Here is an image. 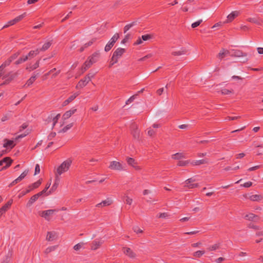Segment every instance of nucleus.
Masks as SVG:
<instances>
[{
  "mask_svg": "<svg viewBox=\"0 0 263 263\" xmlns=\"http://www.w3.org/2000/svg\"><path fill=\"white\" fill-rule=\"evenodd\" d=\"M12 162V159L9 157H6L4 158L3 160L0 161V165H3V164H5L4 168H6L9 167Z\"/></svg>",
  "mask_w": 263,
  "mask_h": 263,
  "instance_id": "2eb2a0df",
  "label": "nucleus"
},
{
  "mask_svg": "<svg viewBox=\"0 0 263 263\" xmlns=\"http://www.w3.org/2000/svg\"><path fill=\"white\" fill-rule=\"evenodd\" d=\"M99 57V53L98 52H95L93 54H92L91 57L89 58V61H86L83 67V69H84V70H86L88 68L90 67V66L93 64V63H96Z\"/></svg>",
  "mask_w": 263,
  "mask_h": 263,
  "instance_id": "7ed1b4c3",
  "label": "nucleus"
},
{
  "mask_svg": "<svg viewBox=\"0 0 263 263\" xmlns=\"http://www.w3.org/2000/svg\"><path fill=\"white\" fill-rule=\"evenodd\" d=\"M51 43L50 42H46L44 45L43 46H42V47L39 50V51H45L46 50H47L49 47L50 46H51Z\"/></svg>",
  "mask_w": 263,
  "mask_h": 263,
  "instance_id": "f704fd0d",
  "label": "nucleus"
},
{
  "mask_svg": "<svg viewBox=\"0 0 263 263\" xmlns=\"http://www.w3.org/2000/svg\"><path fill=\"white\" fill-rule=\"evenodd\" d=\"M137 25V22H133L130 24L126 25L124 28V32L125 33L130 28L132 27L136 26Z\"/></svg>",
  "mask_w": 263,
  "mask_h": 263,
  "instance_id": "72a5a7b5",
  "label": "nucleus"
},
{
  "mask_svg": "<svg viewBox=\"0 0 263 263\" xmlns=\"http://www.w3.org/2000/svg\"><path fill=\"white\" fill-rule=\"evenodd\" d=\"M57 247H58V246H51V247H48L45 250V253L48 254L52 251L55 250L57 249Z\"/></svg>",
  "mask_w": 263,
  "mask_h": 263,
  "instance_id": "79ce46f5",
  "label": "nucleus"
},
{
  "mask_svg": "<svg viewBox=\"0 0 263 263\" xmlns=\"http://www.w3.org/2000/svg\"><path fill=\"white\" fill-rule=\"evenodd\" d=\"M15 145V144L13 140H10L7 139L3 140V147L5 148H12Z\"/></svg>",
  "mask_w": 263,
  "mask_h": 263,
  "instance_id": "9d476101",
  "label": "nucleus"
},
{
  "mask_svg": "<svg viewBox=\"0 0 263 263\" xmlns=\"http://www.w3.org/2000/svg\"><path fill=\"white\" fill-rule=\"evenodd\" d=\"M220 243H215L213 245L210 246L208 248V250L210 251H215L217 249H219L220 248Z\"/></svg>",
  "mask_w": 263,
  "mask_h": 263,
  "instance_id": "473e14b6",
  "label": "nucleus"
},
{
  "mask_svg": "<svg viewBox=\"0 0 263 263\" xmlns=\"http://www.w3.org/2000/svg\"><path fill=\"white\" fill-rule=\"evenodd\" d=\"M125 52V49L122 48H118L114 52L113 54L115 57H117L118 59L121 58L122 55Z\"/></svg>",
  "mask_w": 263,
  "mask_h": 263,
  "instance_id": "dca6fc26",
  "label": "nucleus"
},
{
  "mask_svg": "<svg viewBox=\"0 0 263 263\" xmlns=\"http://www.w3.org/2000/svg\"><path fill=\"white\" fill-rule=\"evenodd\" d=\"M143 41H146L152 39V36L150 34H145L141 36Z\"/></svg>",
  "mask_w": 263,
  "mask_h": 263,
  "instance_id": "603ef678",
  "label": "nucleus"
},
{
  "mask_svg": "<svg viewBox=\"0 0 263 263\" xmlns=\"http://www.w3.org/2000/svg\"><path fill=\"white\" fill-rule=\"evenodd\" d=\"M109 168L112 170L120 171L124 170L125 169V166L118 161H112L110 162Z\"/></svg>",
  "mask_w": 263,
  "mask_h": 263,
  "instance_id": "20e7f679",
  "label": "nucleus"
},
{
  "mask_svg": "<svg viewBox=\"0 0 263 263\" xmlns=\"http://www.w3.org/2000/svg\"><path fill=\"white\" fill-rule=\"evenodd\" d=\"M249 199L253 201H259L263 199V196L261 195H253L250 196Z\"/></svg>",
  "mask_w": 263,
  "mask_h": 263,
  "instance_id": "5701e85b",
  "label": "nucleus"
},
{
  "mask_svg": "<svg viewBox=\"0 0 263 263\" xmlns=\"http://www.w3.org/2000/svg\"><path fill=\"white\" fill-rule=\"evenodd\" d=\"M58 210L57 209H50L45 211H41L39 212V215L46 220H50L51 217L55 214Z\"/></svg>",
  "mask_w": 263,
  "mask_h": 263,
  "instance_id": "f03ea898",
  "label": "nucleus"
},
{
  "mask_svg": "<svg viewBox=\"0 0 263 263\" xmlns=\"http://www.w3.org/2000/svg\"><path fill=\"white\" fill-rule=\"evenodd\" d=\"M252 185V183L250 181L245 183L242 186L245 187H249Z\"/></svg>",
  "mask_w": 263,
  "mask_h": 263,
  "instance_id": "774afa93",
  "label": "nucleus"
},
{
  "mask_svg": "<svg viewBox=\"0 0 263 263\" xmlns=\"http://www.w3.org/2000/svg\"><path fill=\"white\" fill-rule=\"evenodd\" d=\"M152 57H153V54L150 53V54H148L145 55V57L140 59L139 60V61H143L145 60L146 59L150 58H151Z\"/></svg>",
  "mask_w": 263,
  "mask_h": 263,
  "instance_id": "13d9d810",
  "label": "nucleus"
},
{
  "mask_svg": "<svg viewBox=\"0 0 263 263\" xmlns=\"http://www.w3.org/2000/svg\"><path fill=\"white\" fill-rule=\"evenodd\" d=\"M245 154L243 153H239L236 155V159H241L245 156Z\"/></svg>",
  "mask_w": 263,
  "mask_h": 263,
  "instance_id": "338daca9",
  "label": "nucleus"
},
{
  "mask_svg": "<svg viewBox=\"0 0 263 263\" xmlns=\"http://www.w3.org/2000/svg\"><path fill=\"white\" fill-rule=\"evenodd\" d=\"M58 181L59 178L57 180L55 179V182L53 184L51 190L49 191V192L47 193V195H49L51 193V191H54L57 189V186L58 185Z\"/></svg>",
  "mask_w": 263,
  "mask_h": 263,
  "instance_id": "ea45409f",
  "label": "nucleus"
},
{
  "mask_svg": "<svg viewBox=\"0 0 263 263\" xmlns=\"http://www.w3.org/2000/svg\"><path fill=\"white\" fill-rule=\"evenodd\" d=\"M36 79V76H32L26 82V84L24 85L25 86H29L35 81Z\"/></svg>",
  "mask_w": 263,
  "mask_h": 263,
  "instance_id": "7c9ffc66",
  "label": "nucleus"
},
{
  "mask_svg": "<svg viewBox=\"0 0 263 263\" xmlns=\"http://www.w3.org/2000/svg\"><path fill=\"white\" fill-rule=\"evenodd\" d=\"M113 46L114 44L108 42L105 47V51L106 52L109 51L111 49V48L113 47Z\"/></svg>",
  "mask_w": 263,
  "mask_h": 263,
  "instance_id": "3c124183",
  "label": "nucleus"
},
{
  "mask_svg": "<svg viewBox=\"0 0 263 263\" xmlns=\"http://www.w3.org/2000/svg\"><path fill=\"white\" fill-rule=\"evenodd\" d=\"M79 93L76 92L70 96L67 100H66L63 103V106H65L68 105L69 103L72 101L78 95Z\"/></svg>",
  "mask_w": 263,
  "mask_h": 263,
  "instance_id": "a211bd4d",
  "label": "nucleus"
},
{
  "mask_svg": "<svg viewBox=\"0 0 263 263\" xmlns=\"http://www.w3.org/2000/svg\"><path fill=\"white\" fill-rule=\"evenodd\" d=\"M71 164L72 160L70 159H67L55 168L54 174L56 180L59 178L60 176L69 170Z\"/></svg>",
  "mask_w": 263,
  "mask_h": 263,
  "instance_id": "f257e3e1",
  "label": "nucleus"
},
{
  "mask_svg": "<svg viewBox=\"0 0 263 263\" xmlns=\"http://www.w3.org/2000/svg\"><path fill=\"white\" fill-rule=\"evenodd\" d=\"M95 41H96L95 39H92V40H91L87 43H86L84 45V47H83L81 48L80 51H82L84 50V48H86L89 46H91Z\"/></svg>",
  "mask_w": 263,
  "mask_h": 263,
  "instance_id": "a19ab883",
  "label": "nucleus"
},
{
  "mask_svg": "<svg viewBox=\"0 0 263 263\" xmlns=\"http://www.w3.org/2000/svg\"><path fill=\"white\" fill-rule=\"evenodd\" d=\"M28 134H29L28 132H26L25 134L18 135L17 137H16L15 139L17 140V139L23 138V137H25L26 135H27Z\"/></svg>",
  "mask_w": 263,
  "mask_h": 263,
  "instance_id": "69168bd1",
  "label": "nucleus"
},
{
  "mask_svg": "<svg viewBox=\"0 0 263 263\" xmlns=\"http://www.w3.org/2000/svg\"><path fill=\"white\" fill-rule=\"evenodd\" d=\"M190 163H191V161L190 160H185V161L181 160L178 162L177 165L179 166H186Z\"/></svg>",
  "mask_w": 263,
  "mask_h": 263,
  "instance_id": "c9c22d12",
  "label": "nucleus"
},
{
  "mask_svg": "<svg viewBox=\"0 0 263 263\" xmlns=\"http://www.w3.org/2000/svg\"><path fill=\"white\" fill-rule=\"evenodd\" d=\"M155 131L151 128L148 129L147 135L149 136H153L155 134Z\"/></svg>",
  "mask_w": 263,
  "mask_h": 263,
  "instance_id": "0e129e2a",
  "label": "nucleus"
},
{
  "mask_svg": "<svg viewBox=\"0 0 263 263\" xmlns=\"http://www.w3.org/2000/svg\"><path fill=\"white\" fill-rule=\"evenodd\" d=\"M40 60L37 61L34 64L32 65L31 64H29L26 67L27 69H29L30 70H33L39 66Z\"/></svg>",
  "mask_w": 263,
  "mask_h": 263,
  "instance_id": "a878e982",
  "label": "nucleus"
},
{
  "mask_svg": "<svg viewBox=\"0 0 263 263\" xmlns=\"http://www.w3.org/2000/svg\"><path fill=\"white\" fill-rule=\"evenodd\" d=\"M185 157L184 154L182 153H177L172 155V158L174 160H180Z\"/></svg>",
  "mask_w": 263,
  "mask_h": 263,
  "instance_id": "393cba45",
  "label": "nucleus"
},
{
  "mask_svg": "<svg viewBox=\"0 0 263 263\" xmlns=\"http://www.w3.org/2000/svg\"><path fill=\"white\" fill-rule=\"evenodd\" d=\"M58 237V234L54 231L48 232L46 236V240L48 241H53Z\"/></svg>",
  "mask_w": 263,
  "mask_h": 263,
  "instance_id": "9b49d317",
  "label": "nucleus"
},
{
  "mask_svg": "<svg viewBox=\"0 0 263 263\" xmlns=\"http://www.w3.org/2000/svg\"><path fill=\"white\" fill-rule=\"evenodd\" d=\"M135 99V96L134 95V96H132V97H130L126 102V104H128L129 103H130L131 102H132L134 99Z\"/></svg>",
  "mask_w": 263,
  "mask_h": 263,
  "instance_id": "052dcab7",
  "label": "nucleus"
},
{
  "mask_svg": "<svg viewBox=\"0 0 263 263\" xmlns=\"http://www.w3.org/2000/svg\"><path fill=\"white\" fill-rule=\"evenodd\" d=\"M46 193V190H43L40 193L32 196L28 201L26 205L27 207H30L34 202H35L39 197L42 196L44 193Z\"/></svg>",
  "mask_w": 263,
  "mask_h": 263,
  "instance_id": "39448f33",
  "label": "nucleus"
},
{
  "mask_svg": "<svg viewBox=\"0 0 263 263\" xmlns=\"http://www.w3.org/2000/svg\"><path fill=\"white\" fill-rule=\"evenodd\" d=\"M39 53V49H37L35 50H31L29 52L26 54V55L28 58V60H30L31 59L33 58L36 55H37Z\"/></svg>",
  "mask_w": 263,
  "mask_h": 263,
  "instance_id": "412c9836",
  "label": "nucleus"
},
{
  "mask_svg": "<svg viewBox=\"0 0 263 263\" xmlns=\"http://www.w3.org/2000/svg\"><path fill=\"white\" fill-rule=\"evenodd\" d=\"M182 10L184 12H190V13H192L194 12V8H189L187 6L182 7Z\"/></svg>",
  "mask_w": 263,
  "mask_h": 263,
  "instance_id": "8fccbe9b",
  "label": "nucleus"
},
{
  "mask_svg": "<svg viewBox=\"0 0 263 263\" xmlns=\"http://www.w3.org/2000/svg\"><path fill=\"white\" fill-rule=\"evenodd\" d=\"M41 183H42V180H39L37 181H36V182L33 183L30 187H32L31 189H36V188L38 187L41 185Z\"/></svg>",
  "mask_w": 263,
  "mask_h": 263,
  "instance_id": "a18cd8bd",
  "label": "nucleus"
},
{
  "mask_svg": "<svg viewBox=\"0 0 263 263\" xmlns=\"http://www.w3.org/2000/svg\"><path fill=\"white\" fill-rule=\"evenodd\" d=\"M232 55L237 58H241L242 59L241 61L243 63L247 62L248 60V58H247V54L245 53H243L240 51H235Z\"/></svg>",
  "mask_w": 263,
  "mask_h": 263,
  "instance_id": "6e6552de",
  "label": "nucleus"
},
{
  "mask_svg": "<svg viewBox=\"0 0 263 263\" xmlns=\"http://www.w3.org/2000/svg\"><path fill=\"white\" fill-rule=\"evenodd\" d=\"M61 115L60 114H57L55 116L53 117L52 121H53V124H52V127H53L57 122H58V120L60 118Z\"/></svg>",
  "mask_w": 263,
  "mask_h": 263,
  "instance_id": "49530a36",
  "label": "nucleus"
},
{
  "mask_svg": "<svg viewBox=\"0 0 263 263\" xmlns=\"http://www.w3.org/2000/svg\"><path fill=\"white\" fill-rule=\"evenodd\" d=\"M27 61H28V58L27 57L26 55H23L22 56V57L18 59V60H17L15 63L16 65H18Z\"/></svg>",
  "mask_w": 263,
  "mask_h": 263,
  "instance_id": "c85d7f7f",
  "label": "nucleus"
},
{
  "mask_svg": "<svg viewBox=\"0 0 263 263\" xmlns=\"http://www.w3.org/2000/svg\"><path fill=\"white\" fill-rule=\"evenodd\" d=\"M221 93L223 95H229L233 93V90L224 88L221 89Z\"/></svg>",
  "mask_w": 263,
  "mask_h": 263,
  "instance_id": "58836bf2",
  "label": "nucleus"
},
{
  "mask_svg": "<svg viewBox=\"0 0 263 263\" xmlns=\"http://www.w3.org/2000/svg\"><path fill=\"white\" fill-rule=\"evenodd\" d=\"M143 43V40L142 37H139L137 40L134 43L135 45H140Z\"/></svg>",
  "mask_w": 263,
  "mask_h": 263,
  "instance_id": "bf43d9fd",
  "label": "nucleus"
},
{
  "mask_svg": "<svg viewBox=\"0 0 263 263\" xmlns=\"http://www.w3.org/2000/svg\"><path fill=\"white\" fill-rule=\"evenodd\" d=\"M123 198L125 199V202L126 203V204H129V205L132 204V203L133 202V199L131 198H130L129 197H128L127 195H125L123 197Z\"/></svg>",
  "mask_w": 263,
  "mask_h": 263,
  "instance_id": "de8ad7c7",
  "label": "nucleus"
},
{
  "mask_svg": "<svg viewBox=\"0 0 263 263\" xmlns=\"http://www.w3.org/2000/svg\"><path fill=\"white\" fill-rule=\"evenodd\" d=\"M77 111V109L75 108H72L68 111H67L65 114L63 115V119L64 120H67L69 118H70L72 115L74 114Z\"/></svg>",
  "mask_w": 263,
  "mask_h": 263,
  "instance_id": "f3484780",
  "label": "nucleus"
},
{
  "mask_svg": "<svg viewBox=\"0 0 263 263\" xmlns=\"http://www.w3.org/2000/svg\"><path fill=\"white\" fill-rule=\"evenodd\" d=\"M261 167V165H256V166H253V167H251L250 168H249L248 171H255L259 168H260Z\"/></svg>",
  "mask_w": 263,
  "mask_h": 263,
  "instance_id": "6e6d98bb",
  "label": "nucleus"
},
{
  "mask_svg": "<svg viewBox=\"0 0 263 263\" xmlns=\"http://www.w3.org/2000/svg\"><path fill=\"white\" fill-rule=\"evenodd\" d=\"M112 203V200L110 198H107L106 200L103 201L102 202L97 204L96 206V207H103L108 206L111 204Z\"/></svg>",
  "mask_w": 263,
  "mask_h": 263,
  "instance_id": "ddd939ff",
  "label": "nucleus"
},
{
  "mask_svg": "<svg viewBox=\"0 0 263 263\" xmlns=\"http://www.w3.org/2000/svg\"><path fill=\"white\" fill-rule=\"evenodd\" d=\"M10 116L9 114L5 115L1 118L2 122H5V121L8 120L10 118Z\"/></svg>",
  "mask_w": 263,
  "mask_h": 263,
  "instance_id": "4d7b16f0",
  "label": "nucleus"
},
{
  "mask_svg": "<svg viewBox=\"0 0 263 263\" xmlns=\"http://www.w3.org/2000/svg\"><path fill=\"white\" fill-rule=\"evenodd\" d=\"M73 125L72 123L69 124L63 127L59 132L60 133H65L69 130Z\"/></svg>",
  "mask_w": 263,
  "mask_h": 263,
  "instance_id": "37998d69",
  "label": "nucleus"
},
{
  "mask_svg": "<svg viewBox=\"0 0 263 263\" xmlns=\"http://www.w3.org/2000/svg\"><path fill=\"white\" fill-rule=\"evenodd\" d=\"M202 22V20H200L195 23H193L192 24V27L194 28H196L197 27V26H198Z\"/></svg>",
  "mask_w": 263,
  "mask_h": 263,
  "instance_id": "864d4df0",
  "label": "nucleus"
},
{
  "mask_svg": "<svg viewBox=\"0 0 263 263\" xmlns=\"http://www.w3.org/2000/svg\"><path fill=\"white\" fill-rule=\"evenodd\" d=\"M129 37V34H127L125 35L124 39L122 41L121 43L122 44H125L127 42Z\"/></svg>",
  "mask_w": 263,
  "mask_h": 263,
  "instance_id": "e2e57ef3",
  "label": "nucleus"
},
{
  "mask_svg": "<svg viewBox=\"0 0 263 263\" xmlns=\"http://www.w3.org/2000/svg\"><path fill=\"white\" fill-rule=\"evenodd\" d=\"M207 161L205 159L199 160H194L191 162V164L192 165H199L201 164H203L204 163H206Z\"/></svg>",
  "mask_w": 263,
  "mask_h": 263,
  "instance_id": "bb28decb",
  "label": "nucleus"
},
{
  "mask_svg": "<svg viewBox=\"0 0 263 263\" xmlns=\"http://www.w3.org/2000/svg\"><path fill=\"white\" fill-rule=\"evenodd\" d=\"M28 172L29 171L28 170H25L16 179H15L10 183L9 186H13L22 181L27 175Z\"/></svg>",
  "mask_w": 263,
  "mask_h": 263,
  "instance_id": "0eeeda50",
  "label": "nucleus"
},
{
  "mask_svg": "<svg viewBox=\"0 0 263 263\" xmlns=\"http://www.w3.org/2000/svg\"><path fill=\"white\" fill-rule=\"evenodd\" d=\"M119 38V34L118 33H115L113 36L111 38L109 42L111 43V44H114L116 43V42Z\"/></svg>",
  "mask_w": 263,
  "mask_h": 263,
  "instance_id": "e433bc0d",
  "label": "nucleus"
},
{
  "mask_svg": "<svg viewBox=\"0 0 263 263\" xmlns=\"http://www.w3.org/2000/svg\"><path fill=\"white\" fill-rule=\"evenodd\" d=\"M26 13H24L23 14L18 16L14 19H13L15 23L22 20L26 16Z\"/></svg>",
  "mask_w": 263,
  "mask_h": 263,
  "instance_id": "09e8293b",
  "label": "nucleus"
},
{
  "mask_svg": "<svg viewBox=\"0 0 263 263\" xmlns=\"http://www.w3.org/2000/svg\"><path fill=\"white\" fill-rule=\"evenodd\" d=\"M18 74L17 72L15 73H12L10 72L7 75H6L4 78H8L6 80L5 82L4 83V84H7L9 83L11 80H12L14 78L16 77L17 76Z\"/></svg>",
  "mask_w": 263,
  "mask_h": 263,
  "instance_id": "4468645a",
  "label": "nucleus"
},
{
  "mask_svg": "<svg viewBox=\"0 0 263 263\" xmlns=\"http://www.w3.org/2000/svg\"><path fill=\"white\" fill-rule=\"evenodd\" d=\"M204 253V251H197L193 253V255L196 257H200Z\"/></svg>",
  "mask_w": 263,
  "mask_h": 263,
  "instance_id": "c03bdc74",
  "label": "nucleus"
},
{
  "mask_svg": "<svg viewBox=\"0 0 263 263\" xmlns=\"http://www.w3.org/2000/svg\"><path fill=\"white\" fill-rule=\"evenodd\" d=\"M245 218L250 221H253L255 220V218H257V216L253 213H248L245 216Z\"/></svg>",
  "mask_w": 263,
  "mask_h": 263,
  "instance_id": "cd10ccee",
  "label": "nucleus"
},
{
  "mask_svg": "<svg viewBox=\"0 0 263 263\" xmlns=\"http://www.w3.org/2000/svg\"><path fill=\"white\" fill-rule=\"evenodd\" d=\"M84 245L85 243L84 242H81L74 245L73 247V249L76 251H78L81 249H83Z\"/></svg>",
  "mask_w": 263,
  "mask_h": 263,
  "instance_id": "c756f323",
  "label": "nucleus"
},
{
  "mask_svg": "<svg viewBox=\"0 0 263 263\" xmlns=\"http://www.w3.org/2000/svg\"><path fill=\"white\" fill-rule=\"evenodd\" d=\"M103 243V240H95L93 241L91 246V249L93 250H97Z\"/></svg>",
  "mask_w": 263,
  "mask_h": 263,
  "instance_id": "b1692460",
  "label": "nucleus"
},
{
  "mask_svg": "<svg viewBox=\"0 0 263 263\" xmlns=\"http://www.w3.org/2000/svg\"><path fill=\"white\" fill-rule=\"evenodd\" d=\"M229 54V51L225 49H222L218 54V58L221 60Z\"/></svg>",
  "mask_w": 263,
  "mask_h": 263,
  "instance_id": "4be33fe9",
  "label": "nucleus"
},
{
  "mask_svg": "<svg viewBox=\"0 0 263 263\" xmlns=\"http://www.w3.org/2000/svg\"><path fill=\"white\" fill-rule=\"evenodd\" d=\"M40 166L38 164H37L35 165L34 175H36V174H39L40 173Z\"/></svg>",
  "mask_w": 263,
  "mask_h": 263,
  "instance_id": "680f3d73",
  "label": "nucleus"
},
{
  "mask_svg": "<svg viewBox=\"0 0 263 263\" xmlns=\"http://www.w3.org/2000/svg\"><path fill=\"white\" fill-rule=\"evenodd\" d=\"M123 250L124 254L129 257L135 258L136 257V254L130 248H124Z\"/></svg>",
  "mask_w": 263,
  "mask_h": 263,
  "instance_id": "aec40b11",
  "label": "nucleus"
},
{
  "mask_svg": "<svg viewBox=\"0 0 263 263\" xmlns=\"http://www.w3.org/2000/svg\"><path fill=\"white\" fill-rule=\"evenodd\" d=\"M186 50L185 49L182 48L180 50L173 52L172 54L175 56L181 55L185 54L186 53Z\"/></svg>",
  "mask_w": 263,
  "mask_h": 263,
  "instance_id": "2f4dec72",
  "label": "nucleus"
},
{
  "mask_svg": "<svg viewBox=\"0 0 263 263\" xmlns=\"http://www.w3.org/2000/svg\"><path fill=\"white\" fill-rule=\"evenodd\" d=\"M90 81V74H88L84 79L80 80L76 86L77 88H82L85 86Z\"/></svg>",
  "mask_w": 263,
  "mask_h": 263,
  "instance_id": "423d86ee",
  "label": "nucleus"
},
{
  "mask_svg": "<svg viewBox=\"0 0 263 263\" xmlns=\"http://www.w3.org/2000/svg\"><path fill=\"white\" fill-rule=\"evenodd\" d=\"M127 163L134 167L136 170H140V167L137 165V162L135 161V160L132 158H128L127 159Z\"/></svg>",
  "mask_w": 263,
  "mask_h": 263,
  "instance_id": "6ab92c4d",
  "label": "nucleus"
},
{
  "mask_svg": "<svg viewBox=\"0 0 263 263\" xmlns=\"http://www.w3.org/2000/svg\"><path fill=\"white\" fill-rule=\"evenodd\" d=\"M133 230L137 234H142L143 232V230L137 226H134Z\"/></svg>",
  "mask_w": 263,
  "mask_h": 263,
  "instance_id": "4c0bfd02",
  "label": "nucleus"
},
{
  "mask_svg": "<svg viewBox=\"0 0 263 263\" xmlns=\"http://www.w3.org/2000/svg\"><path fill=\"white\" fill-rule=\"evenodd\" d=\"M239 12L238 11H232L230 14L227 16V20L224 22V23H228L233 21L239 14Z\"/></svg>",
  "mask_w": 263,
  "mask_h": 263,
  "instance_id": "1a4fd4ad",
  "label": "nucleus"
},
{
  "mask_svg": "<svg viewBox=\"0 0 263 263\" xmlns=\"http://www.w3.org/2000/svg\"><path fill=\"white\" fill-rule=\"evenodd\" d=\"M195 181H196V180L193 178L188 179L185 181V182H184L185 185L184 186H186L190 189L197 187L198 186V184H193V185H190V183L195 182Z\"/></svg>",
  "mask_w": 263,
  "mask_h": 263,
  "instance_id": "f8f14e48",
  "label": "nucleus"
},
{
  "mask_svg": "<svg viewBox=\"0 0 263 263\" xmlns=\"http://www.w3.org/2000/svg\"><path fill=\"white\" fill-rule=\"evenodd\" d=\"M15 24V22L14 21V20H11V21H9L8 22V23L3 27V28H7L9 26L13 25Z\"/></svg>",
  "mask_w": 263,
  "mask_h": 263,
  "instance_id": "5fc2aeb1",
  "label": "nucleus"
}]
</instances>
